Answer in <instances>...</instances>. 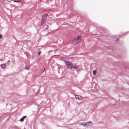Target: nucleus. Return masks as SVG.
I'll return each instance as SVG.
<instances>
[{
    "instance_id": "15",
    "label": "nucleus",
    "mask_w": 129,
    "mask_h": 129,
    "mask_svg": "<svg viewBox=\"0 0 129 129\" xmlns=\"http://www.w3.org/2000/svg\"><path fill=\"white\" fill-rule=\"evenodd\" d=\"M45 68L44 69V70H45Z\"/></svg>"
},
{
    "instance_id": "12",
    "label": "nucleus",
    "mask_w": 129,
    "mask_h": 129,
    "mask_svg": "<svg viewBox=\"0 0 129 129\" xmlns=\"http://www.w3.org/2000/svg\"><path fill=\"white\" fill-rule=\"evenodd\" d=\"M41 51H38V54H39V55H40V53L41 52Z\"/></svg>"
},
{
    "instance_id": "7",
    "label": "nucleus",
    "mask_w": 129,
    "mask_h": 129,
    "mask_svg": "<svg viewBox=\"0 0 129 129\" xmlns=\"http://www.w3.org/2000/svg\"><path fill=\"white\" fill-rule=\"evenodd\" d=\"M1 67L3 68H4L6 67V66L5 64H2L1 65Z\"/></svg>"
},
{
    "instance_id": "1",
    "label": "nucleus",
    "mask_w": 129,
    "mask_h": 129,
    "mask_svg": "<svg viewBox=\"0 0 129 129\" xmlns=\"http://www.w3.org/2000/svg\"><path fill=\"white\" fill-rule=\"evenodd\" d=\"M66 65L67 67L70 69H77L78 68V66L75 64H72V63L68 61H65Z\"/></svg>"
},
{
    "instance_id": "6",
    "label": "nucleus",
    "mask_w": 129,
    "mask_h": 129,
    "mask_svg": "<svg viewBox=\"0 0 129 129\" xmlns=\"http://www.w3.org/2000/svg\"><path fill=\"white\" fill-rule=\"evenodd\" d=\"M26 116H24L22 117L20 119V121L21 122H23L24 121V119L26 117Z\"/></svg>"
},
{
    "instance_id": "11",
    "label": "nucleus",
    "mask_w": 129,
    "mask_h": 129,
    "mask_svg": "<svg viewBox=\"0 0 129 129\" xmlns=\"http://www.w3.org/2000/svg\"><path fill=\"white\" fill-rule=\"evenodd\" d=\"M25 69L27 70H28L29 69V67H26L25 68Z\"/></svg>"
},
{
    "instance_id": "14",
    "label": "nucleus",
    "mask_w": 129,
    "mask_h": 129,
    "mask_svg": "<svg viewBox=\"0 0 129 129\" xmlns=\"http://www.w3.org/2000/svg\"><path fill=\"white\" fill-rule=\"evenodd\" d=\"M119 39L118 38H117V39L116 41H118V40H119Z\"/></svg>"
},
{
    "instance_id": "9",
    "label": "nucleus",
    "mask_w": 129,
    "mask_h": 129,
    "mask_svg": "<svg viewBox=\"0 0 129 129\" xmlns=\"http://www.w3.org/2000/svg\"><path fill=\"white\" fill-rule=\"evenodd\" d=\"M44 21H43V20H42V21L41 22V26H42L43 25V24H44Z\"/></svg>"
},
{
    "instance_id": "2",
    "label": "nucleus",
    "mask_w": 129,
    "mask_h": 129,
    "mask_svg": "<svg viewBox=\"0 0 129 129\" xmlns=\"http://www.w3.org/2000/svg\"><path fill=\"white\" fill-rule=\"evenodd\" d=\"M80 41V37L79 36L75 37L72 43L74 45H76L79 43Z\"/></svg>"
},
{
    "instance_id": "3",
    "label": "nucleus",
    "mask_w": 129,
    "mask_h": 129,
    "mask_svg": "<svg viewBox=\"0 0 129 129\" xmlns=\"http://www.w3.org/2000/svg\"><path fill=\"white\" fill-rule=\"evenodd\" d=\"M81 124L82 125H84L86 126H88L90 125L91 124V122L89 121L88 122L85 123H81Z\"/></svg>"
},
{
    "instance_id": "13",
    "label": "nucleus",
    "mask_w": 129,
    "mask_h": 129,
    "mask_svg": "<svg viewBox=\"0 0 129 129\" xmlns=\"http://www.w3.org/2000/svg\"><path fill=\"white\" fill-rule=\"evenodd\" d=\"M2 36L1 34H0V39L2 38Z\"/></svg>"
},
{
    "instance_id": "8",
    "label": "nucleus",
    "mask_w": 129,
    "mask_h": 129,
    "mask_svg": "<svg viewBox=\"0 0 129 129\" xmlns=\"http://www.w3.org/2000/svg\"><path fill=\"white\" fill-rule=\"evenodd\" d=\"M13 1L15 2L18 3L21 1V0H13Z\"/></svg>"
},
{
    "instance_id": "4",
    "label": "nucleus",
    "mask_w": 129,
    "mask_h": 129,
    "mask_svg": "<svg viewBox=\"0 0 129 129\" xmlns=\"http://www.w3.org/2000/svg\"><path fill=\"white\" fill-rule=\"evenodd\" d=\"M47 14H45L42 16V20L45 21L47 17Z\"/></svg>"
},
{
    "instance_id": "10",
    "label": "nucleus",
    "mask_w": 129,
    "mask_h": 129,
    "mask_svg": "<svg viewBox=\"0 0 129 129\" xmlns=\"http://www.w3.org/2000/svg\"><path fill=\"white\" fill-rule=\"evenodd\" d=\"M96 72V70H94V71H93V73L94 75H95V74Z\"/></svg>"
},
{
    "instance_id": "5",
    "label": "nucleus",
    "mask_w": 129,
    "mask_h": 129,
    "mask_svg": "<svg viewBox=\"0 0 129 129\" xmlns=\"http://www.w3.org/2000/svg\"><path fill=\"white\" fill-rule=\"evenodd\" d=\"M75 96L76 98L79 100H80L82 99L81 96L79 95H75Z\"/></svg>"
}]
</instances>
